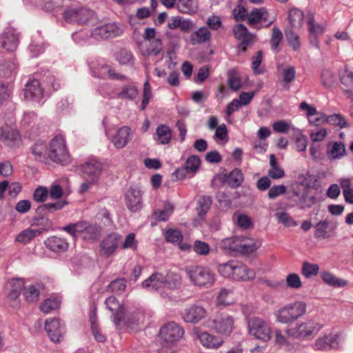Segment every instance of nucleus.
Listing matches in <instances>:
<instances>
[{
	"label": "nucleus",
	"instance_id": "1",
	"mask_svg": "<svg viewBox=\"0 0 353 353\" xmlns=\"http://www.w3.org/2000/svg\"><path fill=\"white\" fill-rule=\"evenodd\" d=\"M219 273L225 278L236 281H247L255 278L256 274L253 270L237 261H230L219 264L217 267Z\"/></svg>",
	"mask_w": 353,
	"mask_h": 353
},
{
	"label": "nucleus",
	"instance_id": "2",
	"mask_svg": "<svg viewBox=\"0 0 353 353\" xmlns=\"http://www.w3.org/2000/svg\"><path fill=\"white\" fill-rule=\"evenodd\" d=\"M62 230L70 234L74 238L79 237L88 241H97L101 234L100 226L86 221L70 223L63 227Z\"/></svg>",
	"mask_w": 353,
	"mask_h": 353
},
{
	"label": "nucleus",
	"instance_id": "3",
	"mask_svg": "<svg viewBox=\"0 0 353 353\" xmlns=\"http://www.w3.org/2000/svg\"><path fill=\"white\" fill-rule=\"evenodd\" d=\"M185 272L194 285L209 288L213 285L215 282V274L208 267L190 266L186 268Z\"/></svg>",
	"mask_w": 353,
	"mask_h": 353
},
{
	"label": "nucleus",
	"instance_id": "4",
	"mask_svg": "<svg viewBox=\"0 0 353 353\" xmlns=\"http://www.w3.org/2000/svg\"><path fill=\"white\" fill-rule=\"evenodd\" d=\"M248 334L256 340L267 343L272 337V327L271 323L265 319L254 316L248 321Z\"/></svg>",
	"mask_w": 353,
	"mask_h": 353
},
{
	"label": "nucleus",
	"instance_id": "5",
	"mask_svg": "<svg viewBox=\"0 0 353 353\" xmlns=\"http://www.w3.org/2000/svg\"><path fill=\"white\" fill-rule=\"evenodd\" d=\"M299 180L300 185L304 186L305 189L301 194L296 191H294V194L299 198V204L302 208L310 207L314 203V198L309 196L307 189H318L322 183L320 176L312 175L307 172L305 174L299 175Z\"/></svg>",
	"mask_w": 353,
	"mask_h": 353
},
{
	"label": "nucleus",
	"instance_id": "6",
	"mask_svg": "<svg viewBox=\"0 0 353 353\" xmlns=\"http://www.w3.org/2000/svg\"><path fill=\"white\" fill-rule=\"evenodd\" d=\"M305 312V303L302 301H296L282 307L274 314L278 322L285 324L296 321Z\"/></svg>",
	"mask_w": 353,
	"mask_h": 353
},
{
	"label": "nucleus",
	"instance_id": "7",
	"mask_svg": "<svg viewBox=\"0 0 353 353\" xmlns=\"http://www.w3.org/2000/svg\"><path fill=\"white\" fill-rule=\"evenodd\" d=\"M48 156V159L56 163L65 165L70 163V156L63 137L57 136L50 141Z\"/></svg>",
	"mask_w": 353,
	"mask_h": 353
},
{
	"label": "nucleus",
	"instance_id": "8",
	"mask_svg": "<svg viewBox=\"0 0 353 353\" xmlns=\"http://www.w3.org/2000/svg\"><path fill=\"white\" fill-rule=\"evenodd\" d=\"M321 327L319 324L312 321H308L288 327L285 332L289 338L309 339L313 338Z\"/></svg>",
	"mask_w": 353,
	"mask_h": 353
},
{
	"label": "nucleus",
	"instance_id": "9",
	"mask_svg": "<svg viewBox=\"0 0 353 353\" xmlns=\"http://www.w3.org/2000/svg\"><path fill=\"white\" fill-rule=\"evenodd\" d=\"M234 318L227 314H217L214 319L208 321V327L216 333L224 336H229L234 329Z\"/></svg>",
	"mask_w": 353,
	"mask_h": 353
},
{
	"label": "nucleus",
	"instance_id": "10",
	"mask_svg": "<svg viewBox=\"0 0 353 353\" xmlns=\"http://www.w3.org/2000/svg\"><path fill=\"white\" fill-rule=\"evenodd\" d=\"M184 334L183 328L174 322H169L160 330V337L163 341V345L172 346L177 342Z\"/></svg>",
	"mask_w": 353,
	"mask_h": 353
},
{
	"label": "nucleus",
	"instance_id": "11",
	"mask_svg": "<svg viewBox=\"0 0 353 353\" xmlns=\"http://www.w3.org/2000/svg\"><path fill=\"white\" fill-rule=\"evenodd\" d=\"M63 16L68 23L84 24L94 16V12L86 8L71 7L64 11Z\"/></svg>",
	"mask_w": 353,
	"mask_h": 353
},
{
	"label": "nucleus",
	"instance_id": "12",
	"mask_svg": "<svg viewBox=\"0 0 353 353\" xmlns=\"http://www.w3.org/2000/svg\"><path fill=\"white\" fill-rule=\"evenodd\" d=\"M105 304L106 308L112 312V321L117 326L121 322H130V317L124 314L125 305L121 303L115 296H110L106 299Z\"/></svg>",
	"mask_w": 353,
	"mask_h": 353
},
{
	"label": "nucleus",
	"instance_id": "13",
	"mask_svg": "<svg viewBox=\"0 0 353 353\" xmlns=\"http://www.w3.org/2000/svg\"><path fill=\"white\" fill-rule=\"evenodd\" d=\"M193 334L201 344L207 349L216 350L221 347L224 343L223 339L206 331H201L199 327L193 329Z\"/></svg>",
	"mask_w": 353,
	"mask_h": 353
},
{
	"label": "nucleus",
	"instance_id": "14",
	"mask_svg": "<svg viewBox=\"0 0 353 353\" xmlns=\"http://www.w3.org/2000/svg\"><path fill=\"white\" fill-rule=\"evenodd\" d=\"M122 32L123 30L115 23H109L94 28L90 37L99 41L119 36Z\"/></svg>",
	"mask_w": 353,
	"mask_h": 353
},
{
	"label": "nucleus",
	"instance_id": "15",
	"mask_svg": "<svg viewBox=\"0 0 353 353\" xmlns=\"http://www.w3.org/2000/svg\"><path fill=\"white\" fill-rule=\"evenodd\" d=\"M207 316L206 310L199 305L192 304L181 312V318L185 323L196 324Z\"/></svg>",
	"mask_w": 353,
	"mask_h": 353
},
{
	"label": "nucleus",
	"instance_id": "16",
	"mask_svg": "<svg viewBox=\"0 0 353 353\" xmlns=\"http://www.w3.org/2000/svg\"><path fill=\"white\" fill-rule=\"evenodd\" d=\"M121 236L116 233L107 235L100 243V252L105 257L112 255L118 248Z\"/></svg>",
	"mask_w": 353,
	"mask_h": 353
},
{
	"label": "nucleus",
	"instance_id": "17",
	"mask_svg": "<svg viewBox=\"0 0 353 353\" xmlns=\"http://www.w3.org/2000/svg\"><path fill=\"white\" fill-rule=\"evenodd\" d=\"M102 170L103 165L97 160H91L83 165V173L85 179L92 183L98 181Z\"/></svg>",
	"mask_w": 353,
	"mask_h": 353
},
{
	"label": "nucleus",
	"instance_id": "18",
	"mask_svg": "<svg viewBox=\"0 0 353 353\" xmlns=\"http://www.w3.org/2000/svg\"><path fill=\"white\" fill-rule=\"evenodd\" d=\"M233 32L234 37L241 41L238 46L239 53L245 52L248 46L252 43L254 36L248 32L247 28L243 24L236 25L233 28Z\"/></svg>",
	"mask_w": 353,
	"mask_h": 353
},
{
	"label": "nucleus",
	"instance_id": "19",
	"mask_svg": "<svg viewBox=\"0 0 353 353\" xmlns=\"http://www.w3.org/2000/svg\"><path fill=\"white\" fill-rule=\"evenodd\" d=\"M45 329L53 342H59L65 332L64 324L59 319L46 320Z\"/></svg>",
	"mask_w": 353,
	"mask_h": 353
},
{
	"label": "nucleus",
	"instance_id": "20",
	"mask_svg": "<svg viewBox=\"0 0 353 353\" xmlns=\"http://www.w3.org/2000/svg\"><path fill=\"white\" fill-rule=\"evenodd\" d=\"M46 228L38 229L26 228L21 231L16 237L15 241L22 244H26L36 236H39L44 231L48 230L52 227V222L49 219H46Z\"/></svg>",
	"mask_w": 353,
	"mask_h": 353
},
{
	"label": "nucleus",
	"instance_id": "21",
	"mask_svg": "<svg viewBox=\"0 0 353 353\" xmlns=\"http://www.w3.org/2000/svg\"><path fill=\"white\" fill-rule=\"evenodd\" d=\"M299 108L306 111L309 122L314 125H320L327 121V118L325 115L320 112H317L316 109L309 105L307 102L303 101L299 105Z\"/></svg>",
	"mask_w": 353,
	"mask_h": 353
},
{
	"label": "nucleus",
	"instance_id": "22",
	"mask_svg": "<svg viewBox=\"0 0 353 353\" xmlns=\"http://www.w3.org/2000/svg\"><path fill=\"white\" fill-rule=\"evenodd\" d=\"M24 97L30 101L39 102L43 98V90L38 80L28 81L24 88Z\"/></svg>",
	"mask_w": 353,
	"mask_h": 353
},
{
	"label": "nucleus",
	"instance_id": "23",
	"mask_svg": "<svg viewBox=\"0 0 353 353\" xmlns=\"http://www.w3.org/2000/svg\"><path fill=\"white\" fill-rule=\"evenodd\" d=\"M125 201L128 208L132 212H137L142 208V196L141 191L130 188L125 192Z\"/></svg>",
	"mask_w": 353,
	"mask_h": 353
},
{
	"label": "nucleus",
	"instance_id": "24",
	"mask_svg": "<svg viewBox=\"0 0 353 353\" xmlns=\"http://www.w3.org/2000/svg\"><path fill=\"white\" fill-rule=\"evenodd\" d=\"M19 43V37L14 31L8 30L0 34V48L8 52L14 51Z\"/></svg>",
	"mask_w": 353,
	"mask_h": 353
},
{
	"label": "nucleus",
	"instance_id": "25",
	"mask_svg": "<svg viewBox=\"0 0 353 353\" xmlns=\"http://www.w3.org/2000/svg\"><path fill=\"white\" fill-rule=\"evenodd\" d=\"M132 132L130 128L123 126L119 128L112 139L114 147L117 149L123 148L132 139Z\"/></svg>",
	"mask_w": 353,
	"mask_h": 353
},
{
	"label": "nucleus",
	"instance_id": "26",
	"mask_svg": "<svg viewBox=\"0 0 353 353\" xmlns=\"http://www.w3.org/2000/svg\"><path fill=\"white\" fill-rule=\"evenodd\" d=\"M165 281L163 274L155 272L142 283V286L149 291H159L165 288Z\"/></svg>",
	"mask_w": 353,
	"mask_h": 353
},
{
	"label": "nucleus",
	"instance_id": "27",
	"mask_svg": "<svg viewBox=\"0 0 353 353\" xmlns=\"http://www.w3.org/2000/svg\"><path fill=\"white\" fill-rule=\"evenodd\" d=\"M8 285V299L13 301L12 306L17 307L19 305L18 299L24 285L23 279L21 278L12 279L9 281Z\"/></svg>",
	"mask_w": 353,
	"mask_h": 353
},
{
	"label": "nucleus",
	"instance_id": "28",
	"mask_svg": "<svg viewBox=\"0 0 353 353\" xmlns=\"http://www.w3.org/2000/svg\"><path fill=\"white\" fill-rule=\"evenodd\" d=\"M1 140L10 148L17 147L21 143V137L18 131L8 126L2 130Z\"/></svg>",
	"mask_w": 353,
	"mask_h": 353
},
{
	"label": "nucleus",
	"instance_id": "29",
	"mask_svg": "<svg viewBox=\"0 0 353 353\" xmlns=\"http://www.w3.org/2000/svg\"><path fill=\"white\" fill-rule=\"evenodd\" d=\"M139 49L144 56L157 55L162 50V41L160 39H154L150 41H143Z\"/></svg>",
	"mask_w": 353,
	"mask_h": 353
},
{
	"label": "nucleus",
	"instance_id": "30",
	"mask_svg": "<svg viewBox=\"0 0 353 353\" xmlns=\"http://www.w3.org/2000/svg\"><path fill=\"white\" fill-rule=\"evenodd\" d=\"M307 23L310 42L313 46H317V37L323 33L324 28L321 25L314 23V19L312 14L308 15Z\"/></svg>",
	"mask_w": 353,
	"mask_h": 353
},
{
	"label": "nucleus",
	"instance_id": "31",
	"mask_svg": "<svg viewBox=\"0 0 353 353\" xmlns=\"http://www.w3.org/2000/svg\"><path fill=\"white\" fill-rule=\"evenodd\" d=\"M45 244L48 249L54 252H64L68 248V243L66 239L56 236L48 238Z\"/></svg>",
	"mask_w": 353,
	"mask_h": 353
},
{
	"label": "nucleus",
	"instance_id": "32",
	"mask_svg": "<svg viewBox=\"0 0 353 353\" xmlns=\"http://www.w3.org/2000/svg\"><path fill=\"white\" fill-rule=\"evenodd\" d=\"M210 38L211 32L208 28L203 26L190 34V41L192 45L201 44L208 41Z\"/></svg>",
	"mask_w": 353,
	"mask_h": 353
},
{
	"label": "nucleus",
	"instance_id": "33",
	"mask_svg": "<svg viewBox=\"0 0 353 353\" xmlns=\"http://www.w3.org/2000/svg\"><path fill=\"white\" fill-rule=\"evenodd\" d=\"M212 204V198L210 196H200L196 202V210L198 216L201 220L205 219L206 214L210 210Z\"/></svg>",
	"mask_w": 353,
	"mask_h": 353
},
{
	"label": "nucleus",
	"instance_id": "34",
	"mask_svg": "<svg viewBox=\"0 0 353 353\" xmlns=\"http://www.w3.org/2000/svg\"><path fill=\"white\" fill-rule=\"evenodd\" d=\"M241 236H233L223 239L220 242V248L226 253H239Z\"/></svg>",
	"mask_w": 353,
	"mask_h": 353
},
{
	"label": "nucleus",
	"instance_id": "35",
	"mask_svg": "<svg viewBox=\"0 0 353 353\" xmlns=\"http://www.w3.org/2000/svg\"><path fill=\"white\" fill-rule=\"evenodd\" d=\"M304 19L303 12L297 8H292L289 10L288 20L290 23V28L298 30L303 26Z\"/></svg>",
	"mask_w": 353,
	"mask_h": 353
},
{
	"label": "nucleus",
	"instance_id": "36",
	"mask_svg": "<svg viewBox=\"0 0 353 353\" xmlns=\"http://www.w3.org/2000/svg\"><path fill=\"white\" fill-rule=\"evenodd\" d=\"M48 148L42 141L37 142L32 148V152L34 156V159L40 162L47 163L48 160Z\"/></svg>",
	"mask_w": 353,
	"mask_h": 353
},
{
	"label": "nucleus",
	"instance_id": "37",
	"mask_svg": "<svg viewBox=\"0 0 353 353\" xmlns=\"http://www.w3.org/2000/svg\"><path fill=\"white\" fill-rule=\"evenodd\" d=\"M270 167L268 174L272 179H279L285 176L284 170L279 165L274 154L270 156Z\"/></svg>",
	"mask_w": 353,
	"mask_h": 353
},
{
	"label": "nucleus",
	"instance_id": "38",
	"mask_svg": "<svg viewBox=\"0 0 353 353\" xmlns=\"http://www.w3.org/2000/svg\"><path fill=\"white\" fill-rule=\"evenodd\" d=\"M172 138V130L166 125H160L157 127L155 132V139L163 145L170 142Z\"/></svg>",
	"mask_w": 353,
	"mask_h": 353
},
{
	"label": "nucleus",
	"instance_id": "39",
	"mask_svg": "<svg viewBox=\"0 0 353 353\" xmlns=\"http://www.w3.org/2000/svg\"><path fill=\"white\" fill-rule=\"evenodd\" d=\"M268 12L265 8H254L249 14L248 20L250 24L254 25L262 21H267Z\"/></svg>",
	"mask_w": 353,
	"mask_h": 353
},
{
	"label": "nucleus",
	"instance_id": "40",
	"mask_svg": "<svg viewBox=\"0 0 353 353\" xmlns=\"http://www.w3.org/2000/svg\"><path fill=\"white\" fill-rule=\"evenodd\" d=\"M260 246V243L243 236L240 238V243L239 246V253L250 254L256 250Z\"/></svg>",
	"mask_w": 353,
	"mask_h": 353
},
{
	"label": "nucleus",
	"instance_id": "41",
	"mask_svg": "<svg viewBox=\"0 0 353 353\" xmlns=\"http://www.w3.org/2000/svg\"><path fill=\"white\" fill-rule=\"evenodd\" d=\"M177 7L180 12L186 14H195L198 3L195 0H177Z\"/></svg>",
	"mask_w": 353,
	"mask_h": 353
},
{
	"label": "nucleus",
	"instance_id": "42",
	"mask_svg": "<svg viewBox=\"0 0 353 353\" xmlns=\"http://www.w3.org/2000/svg\"><path fill=\"white\" fill-rule=\"evenodd\" d=\"M200 159L196 155L190 156L186 161L185 163V167L181 169H177L175 171L176 174H180L181 172H183L184 170H185L188 172H196L199 165H200Z\"/></svg>",
	"mask_w": 353,
	"mask_h": 353
},
{
	"label": "nucleus",
	"instance_id": "43",
	"mask_svg": "<svg viewBox=\"0 0 353 353\" xmlns=\"http://www.w3.org/2000/svg\"><path fill=\"white\" fill-rule=\"evenodd\" d=\"M244 180L243 174L240 169H234L228 176V182L229 185L232 188L239 187Z\"/></svg>",
	"mask_w": 353,
	"mask_h": 353
},
{
	"label": "nucleus",
	"instance_id": "44",
	"mask_svg": "<svg viewBox=\"0 0 353 353\" xmlns=\"http://www.w3.org/2000/svg\"><path fill=\"white\" fill-rule=\"evenodd\" d=\"M174 207L170 203H165L162 210H157L154 212V217L159 221H165L173 212Z\"/></svg>",
	"mask_w": 353,
	"mask_h": 353
},
{
	"label": "nucleus",
	"instance_id": "45",
	"mask_svg": "<svg viewBox=\"0 0 353 353\" xmlns=\"http://www.w3.org/2000/svg\"><path fill=\"white\" fill-rule=\"evenodd\" d=\"M116 59L121 65H132L134 61L132 53L126 48L119 50L117 53Z\"/></svg>",
	"mask_w": 353,
	"mask_h": 353
},
{
	"label": "nucleus",
	"instance_id": "46",
	"mask_svg": "<svg viewBox=\"0 0 353 353\" xmlns=\"http://www.w3.org/2000/svg\"><path fill=\"white\" fill-rule=\"evenodd\" d=\"M60 307V301L54 297H50L44 300L39 306L41 311L48 314Z\"/></svg>",
	"mask_w": 353,
	"mask_h": 353
},
{
	"label": "nucleus",
	"instance_id": "47",
	"mask_svg": "<svg viewBox=\"0 0 353 353\" xmlns=\"http://www.w3.org/2000/svg\"><path fill=\"white\" fill-rule=\"evenodd\" d=\"M319 271V267L316 263L305 261L303 263L301 273L307 279L316 276Z\"/></svg>",
	"mask_w": 353,
	"mask_h": 353
},
{
	"label": "nucleus",
	"instance_id": "48",
	"mask_svg": "<svg viewBox=\"0 0 353 353\" xmlns=\"http://www.w3.org/2000/svg\"><path fill=\"white\" fill-rule=\"evenodd\" d=\"M285 37L289 45L296 50L300 47V39L299 35L293 30V29L287 28L285 30Z\"/></svg>",
	"mask_w": 353,
	"mask_h": 353
},
{
	"label": "nucleus",
	"instance_id": "49",
	"mask_svg": "<svg viewBox=\"0 0 353 353\" xmlns=\"http://www.w3.org/2000/svg\"><path fill=\"white\" fill-rule=\"evenodd\" d=\"M139 92L137 88L134 85H128L123 87L118 94V97L123 99L132 100L137 97Z\"/></svg>",
	"mask_w": 353,
	"mask_h": 353
},
{
	"label": "nucleus",
	"instance_id": "50",
	"mask_svg": "<svg viewBox=\"0 0 353 353\" xmlns=\"http://www.w3.org/2000/svg\"><path fill=\"white\" fill-rule=\"evenodd\" d=\"M165 288L173 289L178 288L181 283V279L179 274L173 272H168L164 276Z\"/></svg>",
	"mask_w": 353,
	"mask_h": 353
},
{
	"label": "nucleus",
	"instance_id": "51",
	"mask_svg": "<svg viewBox=\"0 0 353 353\" xmlns=\"http://www.w3.org/2000/svg\"><path fill=\"white\" fill-rule=\"evenodd\" d=\"M23 294L27 301L36 302L39 299L40 292L36 285H30L24 288Z\"/></svg>",
	"mask_w": 353,
	"mask_h": 353
},
{
	"label": "nucleus",
	"instance_id": "52",
	"mask_svg": "<svg viewBox=\"0 0 353 353\" xmlns=\"http://www.w3.org/2000/svg\"><path fill=\"white\" fill-rule=\"evenodd\" d=\"M99 210L97 212V217L101 219L106 225H110L112 221L111 220L110 214L106 208L105 203L101 201L98 206Z\"/></svg>",
	"mask_w": 353,
	"mask_h": 353
},
{
	"label": "nucleus",
	"instance_id": "53",
	"mask_svg": "<svg viewBox=\"0 0 353 353\" xmlns=\"http://www.w3.org/2000/svg\"><path fill=\"white\" fill-rule=\"evenodd\" d=\"M275 217L279 223L283 224L285 227H294L297 225V223L285 212H276Z\"/></svg>",
	"mask_w": 353,
	"mask_h": 353
},
{
	"label": "nucleus",
	"instance_id": "54",
	"mask_svg": "<svg viewBox=\"0 0 353 353\" xmlns=\"http://www.w3.org/2000/svg\"><path fill=\"white\" fill-rule=\"evenodd\" d=\"M233 219L238 226L243 229H248L252 225L251 219L247 214H235Z\"/></svg>",
	"mask_w": 353,
	"mask_h": 353
},
{
	"label": "nucleus",
	"instance_id": "55",
	"mask_svg": "<svg viewBox=\"0 0 353 353\" xmlns=\"http://www.w3.org/2000/svg\"><path fill=\"white\" fill-rule=\"evenodd\" d=\"M287 191V188L284 185H275L272 186L268 192L269 199H275L278 196L284 194Z\"/></svg>",
	"mask_w": 353,
	"mask_h": 353
},
{
	"label": "nucleus",
	"instance_id": "56",
	"mask_svg": "<svg viewBox=\"0 0 353 353\" xmlns=\"http://www.w3.org/2000/svg\"><path fill=\"white\" fill-rule=\"evenodd\" d=\"M124 314L128 315L130 319V322H123L125 324L130 327H132L133 325L139 323L141 320L143 319V314L140 312L130 311L127 308H125L124 311Z\"/></svg>",
	"mask_w": 353,
	"mask_h": 353
},
{
	"label": "nucleus",
	"instance_id": "57",
	"mask_svg": "<svg viewBox=\"0 0 353 353\" xmlns=\"http://www.w3.org/2000/svg\"><path fill=\"white\" fill-rule=\"evenodd\" d=\"M108 288L112 292L121 294L126 288V281L123 279L114 280L109 284Z\"/></svg>",
	"mask_w": 353,
	"mask_h": 353
},
{
	"label": "nucleus",
	"instance_id": "58",
	"mask_svg": "<svg viewBox=\"0 0 353 353\" xmlns=\"http://www.w3.org/2000/svg\"><path fill=\"white\" fill-rule=\"evenodd\" d=\"M65 192L57 182H54L48 190V194L52 199H59L64 196Z\"/></svg>",
	"mask_w": 353,
	"mask_h": 353
},
{
	"label": "nucleus",
	"instance_id": "59",
	"mask_svg": "<svg viewBox=\"0 0 353 353\" xmlns=\"http://www.w3.org/2000/svg\"><path fill=\"white\" fill-rule=\"evenodd\" d=\"M48 196V190L47 188L40 186L33 192V199L38 203H43L46 201Z\"/></svg>",
	"mask_w": 353,
	"mask_h": 353
},
{
	"label": "nucleus",
	"instance_id": "60",
	"mask_svg": "<svg viewBox=\"0 0 353 353\" xmlns=\"http://www.w3.org/2000/svg\"><path fill=\"white\" fill-rule=\"evenodd\" d=\"M286 283L289 288L293 289H299L302 286L300 276L295 273L289 274L286 276Z\"/></svg>",
	"mask_w": 353,
	"mask_h": 353
},
{
	"label": "nucleus",
	"instance_id": "61",
	"mask_svg": "<svg viewBox=\"0 0 353 353\" xmlns=\"http://www.w3.org/2000/svg\"><path fill=\"white\" fill-rule=\"evenodd\" d=\"M231 292L232 291L225 288L221 289L216 299L217 304L222 305H229L232 301L230 297Z\"/></svg>",
	"mask_w": 353,
	"mask_h": 353
},
{
	"label": "nucleus",
	"instance_id": "62",
	"mask_svg": "<svg viewBox=\"0 0 353 353\" xmlns=\"http://www.w3.org/2000/svg\"><path fill=\"white\" fill-rule=\"evenodd\" d=\"M282 39V32L279 28L274 27L272 30V33L270 39L271 48L272 50H276Z\"/></svg>",
	"mask_w": 353,
	"mask_h": 353
},
{
	"label": "nucleus",
	"instance_id": "63",
	"mask_svg": "<svg viewBox=\"0 0 353 353\" xmlns=\"http://www.w3.org/2000/svg\"><path fill=\"white\" fill-rule=\"evenodd\" d=\"M193 250L198 254L205 256L209 254L210 248L207 243L196 241L193 245Z\"/></svg>",
	"mask_w": 353,
	"mask_h": 353
},
{
	"label": "nucleus",
	"instance_id": "64",
	"mask_svg": "<svg viewBox=\"0 0 353 353\" xmlns=\"http://www.w3.org/2000/svg\"><path fill=\"white\" fill-rule=\"evenodd\" d=\"M165 238L169 242L178 243L181 241L183 235L179 230L170 229L166 232Z\"/></svg>",
	"mask_w": 353,
	"mask_h": 353
}]
</instances>
